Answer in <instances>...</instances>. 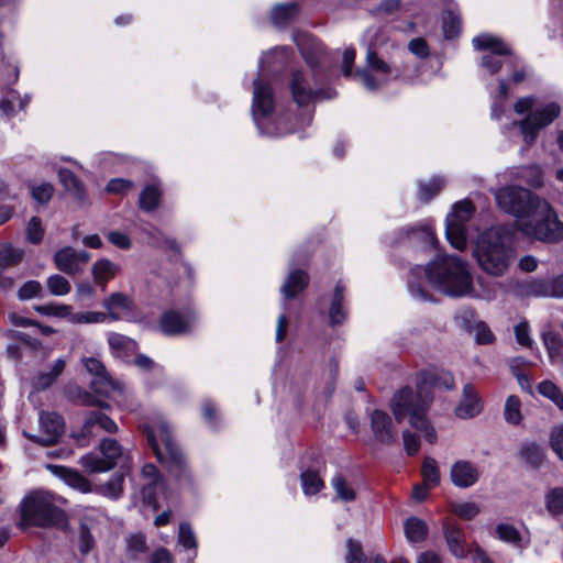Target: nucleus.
<instances>
[{"instance_id": "nucleus-32", "label": "nucleus", "mask_w": 563, "mask_h": 563, "mask_svg": "<svg viewBox=\"0 0 563 563\" xmlns=\"http://www.w3.org/2000/svg\"><path fill=\"white\" fill-rule=\"evenodd\" d=\"M411 239L422 247H435L438 240L431 222H424L408 229Z\"/></svg>"}, {"instance_id": "nucleus-13", "label": "nucleus", "mask_w": 563, "mask_h": 563, "mask_svg": "<svg viewBox=\"0 0 563 563\" xmlns=\"http://www.w3.org/2000/svg\"><path fill=\"white\" fill-rule=\"evenodd\" d=\"M100 453L90 452L82 455L79 464L90 473H102L115 466H125L129 456L115 439L106 438L99 444Z\"/></svg>"}, {"instance_id": "nucleus-26", "label": "nucleus", "mask_w": 563, "mask_h": 563, "mask_svg": "<svg viewBox=\"0 0 563 563\" xmlns=\"http://www.w3.org/2000/svg\"><path fill=\"white\" fill-rule=\"evenodd\" d=\"M308 284L309 276L305 271L299 268H291L285 283L280 287V294L284 300L295 298L298 294L307 288Z\"/></svg>"}, {"instance_id": "nucleus-19", "label": "nucleus", "mask_w": 563, "mask_h": 563, "mask_svg": "<svg viewBox=\"0 0 563 563\" xmlns=\"http://www.w3.org/2000/svg\"><path fill=\"white\" fill-rule=\"evenodd\" d=\"M90 254L86 251H77L73 247H64L54 255L56 267L68 275H75L80 272L81 266L88 263Z\"/></svg>"}, {"instance_id": "nucleus-27", "label": "nucleus", "mask_w": 563, "mask_h": 563, "mask_svg": "<svg viewBox=\"0 0 563 563\" xmlns=\"http://www.w3.org/2000/svg\"><path fill=\"white\" fill-rule=\"evenodd\" d=\"M97 429H102L109 433L118 430L117 423L102 412L91 411L87 415L82 424V434L95 435Z\"/></svg>"}, {"instance_id": "nucleus-30", "label": "nucleus", "mask_w": 563, "mask_h": 563, "mask_svg": "<svg viewBox=\"0 0 563 563\" xmlns=\"http://www.w3.org/2000/svg\"><path fill=\"white\" fill-rule=\"evenodd\" d=\"M444 536L451 553L459 559L464 558L466 555L464 531L455 525L446 523L444 526Z\"/></svg>"}, {"instance_id": "nucleus-17", "label": "nucleus", "mask_w": 563, "mask_h": 563, "mask_svg": "<svg viewBox=\"0 0 563 563\" xmlns=\"http://www.w3.org/2000/svg\"><path fill=\"white\" fill-rule=\"evenodd\" d=\"M38 423L40 434L24 432V435L43 446L55 444L65 430L63 418L55 412L41 411L38 416Z\"/></svg>"}, {"instance_id": "nucleus-5", "label": "nucleus", "mask_w": 563, "mask_h": 563, "mask_svg": "<svg viewBox=\"0 0 563 563\" xmlns=\"http://www.w3.org/2000/svg\"><path fill=\"white\" fill-rule=\"evenodd\" d=\"M298 48L311 70H294L289 78V89L294 102L298 107H308L320 99H332L336 96L333 89H323L322 76L318 70L321 48L316 38L303 35L296 38Z\"/></svg>"}, {"instance_id": "nucleus-35", "label": "nucleus", "mask_w": 563, "mask_h": 563, "mask_svg": "<svg viewBox=\"0 0 563 563\" xmlns=\"http://www.w3.org/2000/svg\"><path fill=\"white\" fill-rule=\"evenodd\" d=\"M510 174L517 180L525 181L532 187H540L543 183L542 170L538 165L514 167Z\"/></svg>"}, {"instance_id": "nucleus-54", "label": "nucleus", "mask_w": 563, "mask_h": 563, "mask_svg": "<svg viewBox=\"0 0 563 563\" xmlns=\"http://www.w3.org/2000/svg\"><path fill=\"white\" fill-rule=\"evenodd\" d=\"M495 531L498 539L501 541L511 543L516 547L520 545V534L514 526L508 523H499L497 525Z\"/></svg>"}, {"instance_id": "nucleus-34", "label": "nucleus", "mask_w": 563, "mask_h": 563, "mask_svg": "<svg viewBox=\"0 0 563 563\" xmlns=\"http://www.w3.org/2000/svg\"><path fill=\"white\" fill-rule=\"evenodd\" d=\"M56 468L58 470V475L69 487L84 494L92 492L89 481L77 471L63 466H58Z\"/></svg>"}, {"instance_id": "nucleus-40", "label": "nucleus", "mask_w": 563, "mask_h": 563, "mask_svg": "<svg viewBox=\"0 0 563 563\" xmlns=\"http://www.w3.org/2000/svg\"><path fill=\"white\" fill-rule=\"evenodd\" d=\"M123 483L124 473L119 472L113 474L108 483L96 486L95 492L111 499H119L123 493Z\"/></svg>"}, {"instance_id": "nucleus-41", "label": "nucleus", "mask_w": 563, "mask_h": 563, "mask_svg": "<svg viewBox=\"0 0 563 563\" xmlns=\"http://www.w3.org/2000/svg\"><path fill=\"white\" fill-rule=\"evenodd\" d=\"M64 368H65V361L63 358L56 360L49 372L38 373L34 377V380H33L34 387L36 389L48 388L51 385L54 384V382L62 374Z\"/></svg>"}, {"instance_id": "nucleus-4", "label": "nucleus", "mask_w": 563, "mask_h": 563, "mask_svg": "<svg viewBox=\"0 0 563 563\" xmlns=\"http://www.w3.org/2000/svg\"><path fill=\"white\" fill-rule=\"evenodd\" d=\"M426 385L442 386L445 389L454 387V378L451 373L444 371L428 369L419 375L418 390L405 387L394 394L390 407L397 421L408 418L409 423L422 432L429 443L437 441V432L427 418V410L431 402V396Z\"/></svg>"}, {"instance_id": "nucleus-51", "label": "nucleus", "mask_w": 563, "mask_h": 563, "mask_svg": "<svg viewBox=\"0 0 563 563\" xmlns=\"http://www.w3.org/2000/svg\"><path fill=\"white\" fill-rule=\"evenodd\" d=\"M25 236L27 242L31 244H40L44 236V228L42 225V221L37 217H32L25 229Z\"/></svg>"}, {"instance_id": "nucleus-55", "label": "nucleus", "mask_w": 563, "mask_h": 563, "mask_svg": "<svg viewBox=\"0 0 563 563\" xmlns=\"http://www.w3.org/2000/svg\"><path fill=\"white\" fill-rule=\"evenodd\" d=\"M178 542L187 550H195L197 548V539L189 523L181 522L179 525Z\"/></svg>"}, {"instance_id": "nucleus-63", "label": "nucleus", "mask_w": 563, "mask_h": 563, "mask_svg": "<svg viewBox=\"0 0 563 563\" xmlns=\"http://www.w3.org/2000/svg\"><path fill=\"white\" fill-rule=\"evenodd\" d=\"M471 331H474L475 341L478 344H490L494 341V334L483 321L476 322Z\"/></svg>"}, {"instance_id": "nucleus-8", "label": "nucleus", "mask_w": 563, "mask_h": 563, "mask_svg": "<svg viewBox=\"0 0 563 563\" xmlns=\"http://www.w3.org/2000/svg\"><path fill=\"white\" fill-rule=\"evenodd\" d=\"M143 433L158 462L165 463L177 478L187 476L186 459L173 438L168 422L161 416L143 424Z\"/></svg>"}, {"instance_id": "nucleus-9", "label": "nucleus", "mask_w": 563, "mask_h": 563, "mask_svg": "<svg viewBox=\"0 0 563 563\" xmlns=\"http://www.w3.org/2000/svg\"><path fill=\"white\" fill-rule=\"evenodd\" d=\"M514 111L528 115L520 121H514L512 126L520 129L525 143L529 146L536 142L541 130L549 126L561 113V107L555 101L540 104L539 99L531 95L518 98Z\"/></svg>"}, {"instance_id": "nucleus-49", "label": "nucleus", "mask_w": 563, "mask_h": 563, "mask_svg": "<svg viewBox=\"0 0 563 563\" xmlns=\"http://www.w3.org/2000/svg\"><path fill=\"white\" fill-rule=\"evenodd\" d=\"M69 397L76 401L78 405L84 406H97V407H104V401L97 399L96 396L91 395L87 390L75 387L69 390Z\"/></svg>"}, {"instance_id": "nucleus-48", "label": "nucleus", "mask_w": 563, "mask_h": 563, "mask_svg": "<svg viewBox=\"0 0 563 563\" xmlns=\"http://www.w3.org/2000/svg\"><path fill=\"white\" fill-rule=\"evenodd\" d=\"M520 400L517 396L510 395L505 402L504 416L505 420L511 424H518L521 420Z\"/></svg>"}, {"instance_id": "nucleus-7", "label": "nucleus", "mask_w": 563, "mask_h": 563, "mask_svg": "<svg viewBox=\"0 0 563 563\" xmlns=\"http://www.w3.org/2000/svg\"><path fill=\"white\" fill-rule=\"evenodd\" d=\"M367 35L371 36V41L366 52V67L357 69L354 77L358 78L367 90L376 91L380 86L398 77V73L384 58L388 47L395 48L396 44L389 42L380 27L368 29Z\"/></svg>"}, {"instance_id": "nucleus-12", "label": "nucleus", "mask_w": 563, "mask_h": 563, "mask_svg": "<svg viewBox=\"0 0 563 563\" xmlns=\"http://www.w3.org/2000/svg\"><path fill=\"white\" fill-rule=\"evenodd\" d=\"M519 231L528 238L545 243H556L563 239V222L547 201V207L538 208L529 220L519 222Z\"/></svg>"}, {"instance_id": "nucleus-23", "label": "nucleus", "mask_w": 563, "mask_h": 563, "mask_svg": "<svg viewBox=\"0 0 563 563\" xmlns=\"http://www.w3.org/2000/svg\"><path fill=\"white\" fill-rule=\"evenodd\" d=\"M141 476L144 481L141 489L142 498L144 503L154 505L157 500V489L162 487V477L158 474L156 466L151 463L145 464L142 467Z\"/></svg>"}, {"instance_id": "nucleus-42", "label": "nucleus", "mask_w": 563, "mask_h": 563, "mask_svg": "<svg viewBox=\"0 0 563 563\" xmlns=\"http://www.w3.org/2000/svg\"><path fill=\"white\" fill-rule=\"evenodd\" d=\"M301 486L305 495H314L319 493L324 484L319 474L311 470H306L300 474Z\"/></svg>"}, {"instance_id": "nucleus-57", "label": "nucleus", "mask_w": 563, "mask_h": 563, "mask_svg": "<svg viewBox=\"0 0 563 563\" xmlns=\"http://www.w3.org/2000/svg\"><path fill=\"white\" fill-rule=\"evenodd\" d=\"M547 508L552 514L563 512V488L552 489L545 497Z\"/></svg>"}, {"instance_id": "nucleus-39", "label": "nucleus", "mask_w": 563, "mask_h": 563, "mask_svg": "<svg viewBox=\"0 0 563 563\" xmlns=\"http://www.w3.org/2000/svg\"><path fill=\"white\" fill-rule=\"evenodd\" d=\"M162 190L157 185H147L140 194L139 205L145 212L156 210L161 203Z\"/></svg>"}, {"instance_id": "nucleus-37", "label": "nucleus", "mask_w": 563, "mask_h": 563, "mask_svg": "<svg viewBox=\"0 0 563 563\" xmlns=\"http://www.w3.org/2000/svg\"><path fill=\"white\" fill-rule=\"evenodd\" d=\"M544 346L552 364L561 363L563 360V339L559 333L544 332L542 335Z\"/></svg>"}, {"instance_id": "nucleus-3", "label": "nucleus", "mask_w": 563, "mask_h": 563, "mask_svg": "<svg viewBox=\"0 0 563 563\" xmlns=\"http://www.w3.org/2000/svg\"><path fill=\"white\" fill-rule=\"evenodd\" d=\"M423 276L433 288L449 297H465L471 289L467 263L455 255H437L424 268L417 265L410 271L407 283L410 297L428 302L432 300V294L426 287Z\"/></svg>"}, {"instance_id": "nucleus-64", "label": "nucleus", "mask_w": 563, "mask_h": 563, "mask_svg": "<svg viewBox=\"0 0 563 563\" xmlns=\"http://www.w3.org/2000/svg\"><path fill=\"white\" fill-rule=\"evenodd\" d=\"M550 445L558 457L563 461V426L554 427L550 434Z\"/></svg>"}, {"instance_id": "nucleus-52", "label": "nucleus", "mask_w": 563, "mask_h": 563, "mask_svg": "<svg viewBox=\"0 0 563 563\" xmlns=\"http://www.w3.org/2000/svg\"><path fill=\"white\" fill-rule=\"evenodd\" d=\"M539 393L551 399L560 409H563V394L552 382L544 380L538 386Z\"/></svg>"}, {"instance_id": "nucleus-58", "label": "nucleus", "mask_w": 563, "mask_h": 563, "mask_svg": "<svg viewBox=\"0 0 563 563\" xmlns=\"http://www.w3.org/2000/svg\"><path fill=\"white\" fill-rule=\"evenodd\" d=\"M54 192V188L49 183H41L31 187V194L34 200L40 203H47Z\"/></svg>"}, {"instance_id": "nucleus-28", "label": "nucleus", "mask_w": 563, "mask_h": 563, "mask_svg": "<svg viewBox=\"0 0 563 563\" xmlns=\"http://www.w3.org/2000/svg\"><path fill=\"white\" fill-rule=\"evenodd\" d=\"M119 271L117 264L110 260L102 258L95 262L91 268V274L95 283L101 287L103 291L109 280L113 279Z\"/></svg>"}, {"instance_id": "nucleus-47", "label": "nucleus", "mask_w": 563, "mask_h": 563, "mask_svg": "<svg viewBox=\"0 0 563 563\" xmlns=\"http://www.w3.org/2000/svg\"><path fill=\"white\" fill-rule=\"evenodd\" d=\"M443 33L445 38H454L459 35L461 29V19L452 10H448L443 13Z\"/></svg>"}, {"instance_id": "nucleus-25", "label": "nucleus", "mask_w": 563, "mask_h": 563, "mask_svg": "<svg viewBox=\"0 0 563 563\" xmlns=\"http://www.w3.org/2000/svg\"><path fill=\"white\" fill-rule=\"evenodd\" d=\"M108 343L112 354L124 362H129L130 357L135 355L139 349L135 340L114 332L109 334Z\"/></svg>"}, {"instance_id": "nucleus-1", "label": "nucleus", "mask_w": 563, "mask_h": 563, "mask_svg": "<svg viewBox=\"0 0 563 563\" xmlns=\"http://www.w3.org/2000/svg\"><path fill=\"white\" fill-rule=\"evenodd\" d=\"M289 49L276 47L264 54L258 63V76L253 80V100L251 112L253 121L261 134L266 136H284L309 126L312 121V112L307 111L295 120L288 122L285 114L277 117L276 101L273 87L266 79L267 73H273L288 58Z\"/></svg>"}, {"instance_id": "nucleus-20", "label": "nucleus", "mask_w": 563, "mask_h": 563, "mask_svg": "<svg viewBox=\"0 0 563 563\" xmlns=\"http://www.w3.org/2000/svg\"><path fill=\"white\" fill-rule=\"evenodd\" d=\"M450 478L455 487L468 488L478 482L479 471L471 461L459 460L451 466Z\"/></svg>"}, {"instance_id": "nucleus-18", "label": "nucleus", "mask_w": 563, "mask_h": 563, "mask_svg": "<svg viewBox=\"0 0 563 563\" xmlns=\"http://www.w3.org/2000/svg\"><path fill=\"white\" fill-rule=\"evenodd\" d=\"M369 421L376 441L384 445H391L397 442L398 431L387 412L375 409L369 415Z\"/></svg>"}, {"instance_id": "nucleus-11", "label": "nucleus", "mask_w": 563, "mask_h": 563, "mask_svg": "<svg viewBox=\"0 0 563 563\" xmlns=\"http://www.w3.org/2000/svg\"><path fill=\"white\" fill-rule=\"evenodd\" d=\"M498 207L516 218V228L519 230L521 220H529L538 208H545L547 200L532 194L530 190L517 186H508L496 192Z\"/></svg>"}, {"instance_id": "nucleus-24", "label": "nucleus", "mask_w": 563, "mask_h": 563, "mask_svg": "<svg viewBox=\"0 0 563 563\" xmlns=\"http://www.w3.org/2000/svg\"><path fill=\"white\" fill-rule=\"evenodd\" d=\"M344 299L345 286L342 282H338L334 287L331 305L329 308V322L331 327L343 324L347 318V308L345 306Z\"/></svg>"}, {"instance_id": "nucleus-45", "label": "nucleus", "mask_w": 563, "mask_h": 563, "mask_svg": "<svg viewBox=\"0 0 563 563\" xmlns=\"http://www.w3.org/2000/svg\"><path fill=\"white\" fill-rule=\"evenodd\" d=\"M24 255L23 250L10 244H0V266L9 267L19 264Z\"/></svg>"}, {"instance_id": "nucleus-15", "label": "nucleus", "mask_w": 563, "mask_h": 563, "mask_svg": "<svg viewBox=\"0 0 563 563\" xmlns=\"http://www.w3.org/2000/svg\"><path fill=\"white\" fill-rule=\"evenodd\" d=\"M81 362L87 373L92 376L90 380V388L96 394L104 395L107 397L123 394V384L109 375L101 361L96 357H84Z\"/></svg>"}, {"instance_id": "nucleus-61", "label": "nucleus", "mask_w": 563, "mask_h": 563, "mask_svg": "<svg viewBox=\"0 0 563 563\" xmlns=\"http://www.w3.org/2000/svg\"><path fill=\"white\" fill-rule=\"evenodd\" d=\"M346 563H363L364 562V553L362 550V545L360 542L354 541L353 539H349L346 542Z\"/></svg>"}, {"instance_id": "nucleus-14", "label": "nucleus", "mask_w": 563, "mask_h": 563, "mask_svg": "<svg viewBox=\"0 0 563 563\" xmlns=\"http://www.w3.org/2000/svg\"><path fill=\"white\" fill-rule=\"evenodd\" d=\"M474 206L468 200L454 203L445 219V235L449 243L456 250L463 251L467 245L468 222L474 214Z\"/></svg>"}, {"instance_id": "nucleus-59", "label": "nucleus", "mask_w": 563, "mask_h": 563, "mask_svg": "<svg viewBox=\"0 0 563 563\" xmlns=\"http://www.w3.org/2000/svg\"><path fill=\"white\" fill-rule=\"evenodd\" d=\"M453 512L464 520H471L479 514L475 503H459L452 506Z\"/></svg>"}, {"instance_id": "nucleus-60", "label": "nucleus", "mask_w": 563, "mask_h": 563, "mask_svg": "<svg viewBox=\"0 0 563 563\" xmlns=\"http://www.w3.org/2000/svg\"><path fill=\"white\" fill-rule=\"evenodd\" d=\"M70 306L67 305H44L36 307V311L41 314L45 316H54L59 318H69L70 316Z\"/></svg>"}, {"instance_id": "nucleus-29", "label": "nucleus", "mask_w": 563, "mask_h": 563, "mask_svg": "<svg viewBox=\"0 0 563 563\" xmlns=\"http://www.w3.org/2000/svg\"><path fill=\"white\" fill-rule=\"evenodd\" d=\"M298 16V4L296 2L287 4H276L271 11L273 24L283 29L290 25Z\"/></svg>"}, {"instance_id": "nucleus-6", "label": "nucleus", "mask_w": 563, "mask_h": 563, "mask_svg": "<svg viewBox=\"0 0 563 563\" xmlns=\"http://www.w3.org/2000/svg\"><path fill=\"white\" fill-rule=\"evenodd\" d=\"M514 230L506 225H493L479 234L474 256L481 268L492 276H503L515 260Z\"/></svg>"}, {"instance_id": "nucleus-38", "label": "nucleus", "mask_w": 563, "mask_h": 563, "mask_svg": "<svg viewBox=\"0 0 563 563\" xmlns=\"http://www.w3.org/2000/svg\"><path fill=\"white\" fill-rule=\"evenodd\" d=\"M404 531L409 542H421L428 534V526L422 519L410 517L404 523Z\"/></svg>"}, {"instance_id": "nucleus-53", "label": "nucleus", "mask_w": 563, "mask_h": 563, "mask_svg": "<svg viewBox=\"0 0 563 563\" xmlns=\"http://www.w3.org/2000/svg\"><path fill=\"white\" fill-rule=\"evenodd\" d=\"M46 285L49 292L54 296H65L69 294L71 288L69 282L58 274L49 276Z\"/></svg>"}, {"instance_id": "nucleus-2", "label": "nucleus", "mask_w": 563, "mask_h": 563, "mask_svg": "<svg viewBox=\"0 0 563 563\" xmlns=\"http://www.w3.org/2000/svg\"><path fill=\"white\" fill-rule=\"evenodd\" d=\"M473 46L484 52L481 57V75L487 81L488 87L496 82L497 91H490L493 98L490 115L494 120H500L506 111L508 97L507 79L499 76L505 69L508 73L509 81L520 84L529 78L531 69L520 64V60L512 55L509 46L500 38L490 34H481L473 38Z\"/></svg>"}, {"instance_id": "nucleus-44", "label": "nucleus", "mask_w": 563, "mask_h": 563, "mask_svg": "<svg viewBox=\"0 0 563 563\" xmlns=\"http://www.w3.org/2000/svg\"><path fill=\"white\" fill-rule=\"evenodd\" d=\"M445 178L434 176L428 183H420L419 196L421 200L429 201L445 186Z\"/></svg>"}, {"instance_id": "nucleus-50", "label": "nucleus", "mask_w": 563, "mask_h": 563, "mask_svg": "<svg viewBox=\"0 0 563 563\" xmlns=\"http://www.w3.org/2000/svg\"><path fill=\"white\" fill-rule=\"evenodd\" d=\"M521 456L532 466H540L543 462L544 454L537 443H526L521 446Z\"/></svg>"}, {"instance_id": "nucleus-22", "label": "nucleus", "mask_w": 563, "mask_h": 563, "mask_svg": "<svg viewBox=\"0 0 563 563\" xmlns=\"http://www.w3.org/2000/svg\"><path fill=\"white\" fill-rule=\"evenodd\" d=\"M483 410V402L472 384H465L462 390V399L455 408L456 417L471 419Z\"/></svg>"}, {"instance_id": "nucleus-16", "label": "nucleus", "mask_w": 563, "mask_h": 563, "mask_svg": "<svg viewBox=\"0 0 563 563\" xmlns=\"http://www.w3.org/2000/svg\"><path fill=\"white\" fill-rule=\"evenodd\" d=\"M197 322V313L191 308L184 310L170 309L159 319L161 331L168 336L181 335L189 332Z\"/></svg>"}, {"instance_id": "nucleus-62", "label": "nucleus", "mask_w": 563, "mask_h": 563, "mask_svg": "<svg viewBox=\"0 0 563 563\" xmlns=\"http://www.w3.org/2000/svg\"><path fill=\"white\" fill-rule=\"evenodd\" d=\"M42 292V285L36 280H29L19 289L18 296L21 300H29L38 297Z\"/></svg>"}, {"instance_id": "nucleus-33", "label": "nucleus", "mask_w": 563, "mask_h": 563, "mask_svg": "<svg viewBox=\"0 0 563 563\" xmlns=\"http://www.w3.org/2000/svg\"><path fill=\"white\" fill-rule=\"evenodd\" d=\"M58 177L64 188L69 191L77 200L84 202L86 200V191L79 178L68 168H60Z\"/></svg>"}, {"instance_id": "nucleus-10", "label": "nucleus", "mask_w": 563, "mask_h": 563, "mask_svg": "<svg viewBox=\"0 0 563 563\" xmlns=\"http://www.w3.org/2000/svg\"><path fill=\"white\" fill-rule=\"evenodd\" d=\"M21 525L49 528L63 523L65 512L56 505V497L46 490H34L20 503Z\"/></svg>"}, {"instance_id": "nucleus-21", "label": "nucleus", "mask_w": 563, "mask_h": 563, "mask_svg": "<svg viewBox=\"0 0 563 563\" xmlns=\"http://www.w3.org/2000/svg\"><path fill=\"white\" fill-rule=\"evenodd\" d=\"M526 292L534 297H563V274L552 278H539L526 285Z\"/></svg>"}, {"instance_id": "nucleus-56", "label": "nucleus", "mask_w": 563, "mask_h": 563, "mask_svg": "<svg viewBox=\"0 0 563 563\" xmlns=\"http://www.w3.org/2000/svg\"><path fill=\"white\" fill-rule=\"evenodd\" d=\"M107 319V314L103 312L86 311L76 312L70 311L69 320L74 323H101Z\"/></svg>"}, {"instance_id": "nucleus-31", "label": "nucleus", "mask_w": 563, "mask_h": 563, "mask_svg": "<svg viewBox=\"0 0 563 563\" xmlns=\"http://www.w3.org/2000/svg\"><path fill=\"white\" fill-rule=\"evenodd\" d=\"M497 287L496 283L487 280L484 277H478L476 280V286H474L473 277L471 276V289L467 291L465 297H471L474 299L492 301L496 298Z\"/></svg>"}, {"instance_id": "nucleus-43", "label": "nucleus", "mask_w": 563, "mask_h": 563, "mask_svg": "<svg viewBox=\"0 0 563 563\" xmlns=\"http://www.w3.org/2000/svg\"><path fill=\"white\" fill-rule=\"evenodd\" d=\"M421 474L426 486L435 487L440 483L439 466L432 457H424Z\"/></svg>"}, {"instance_id": "nucleus-46", "label": "nucleus", "mask_w": 563, "mask_h": 563, "mask_svg": "<svg viewBox=\"0 0 563 563\" xmlns=\"http://www.w3.org/2000/svg\"><path fill=\"white\" fill-rule=\"evenodd\" d=\"M331 485L336 494V497L343 501H352L355 499V492L353 487L343 478L342 475L338 474L333 476Z\"/></svg>"}, {"instance_id": "nucleus-36", "label": "nucleus", "mask_w": 563, "mask_h": 563, "mask_svg": "<svg viewBox=\"0 0 563 563\" xmlns=\"http://www.w3.org/2000/svg\"><path fill=\"white\" fill-rule=\"evenodd\" d=\"M103 307L110 312L113 320H118L117 311H131L133 309L132 299L122 292H113L104 301Z\"/></svg>"}]
</instances>
